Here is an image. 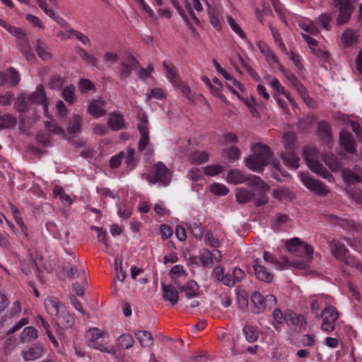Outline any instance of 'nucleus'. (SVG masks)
Returning <instances> with one entry per match:
<instances>
[{"mask_svg": "<svg viewBox=\"0 0 362 362\" xmlns=\"http://www.w3.org/2000/svg\"><path fill=\"white\" fill-rule=\"evenodd\" d=\"M134 335L144 348H150L153 345V338L151 332L146 330H136Z\"/></svg>", "mask_w": 362, "mask_h": 362, "instance_id": "obj_27", "label": "nucleus"}, {"mask_svg": "<svg viewBox=\"0 0 362 362\" xmlns=\"http://www.w3.org/2000/svg\"><path fill=\"white\" fill-rule=\"evenodd\" d=\"M57 325L62 329L71 328L74 324V318L70 313L64 308L56 316Z\"/></svg>", "mask_w": 362, "mask_h": 362, "instance_id": "obj_19", "label": "nucleus"}, {"mask_svg": "<svg viewBox=\"0 0 362 362\" xmlns=\"http://www.w3.org/2000/svg\"><path fill=\"white\" fill-rule=\"evenodd\" d=\"M134 338L129 334H122L117 338V345L123 349H128L133 346Z\"/></svg>", "mask_w": 362, "mask_h": 362, "instance_id": "obj_41", "label": "nucleus"}, {"mask_svg": "<svg viewBox=\"0 0 362 362\" xmlns=\"http://www.w3.org/2000/svg\"><path fill=\"white\" fill-rule=\"evenodd\" d=\"M173 86L179 88L188 100L194 102V97L191 93L190 88L185 83L179 80L178 82H177L176 84H173Z\"/></svg>", "mask_w": 362, "mask_h": 362, "instance_id": "obj_51", "label": "nucleus"}, {"mask_svg": "<svg viewBox=\"0 0 362 362\" xmlns=\"http://www.w3.org/2000/svg\"><path fill=\"white\" fill-rule=\"evenodd\" d=\"M253 269L255 276L259 281L266 283H271L273 281L274 274L263 264L260 259L257 258L254 260Z\"/></svg>", "mask_w": 362, "mask_h": 362, "instance_id": "obj_14", "label": "nucleus"}, {"mask_svg": "<svg viewBox=\"0 0 362 362\" xmlns=\"http://www.w3.org/2000/svg\"><path fill=\"white\" fill-rule=\"evenodd\" d=\"M188 229L192 234V235L198 239L201 240L204 235V228L201 223L197 222H192L188 224Z\"/></svg>", "mask_w": 362, "mask_h": 362, "instance_id": "obj_49", "label": "nucleus"}, {"mask_svg": "<svg viewBox=\"0 0 362 362\" xmlns=\"http://www.w3.org/2000/svg\"><path fill=\"white\" fill-rule=\"evenodd\" d=\"M257 45L259 51L264 54L266 61L270 66H273L274 63H278V59L266 43L258 42Z\"/></svg>", "mask_w": 362, "mask_h": 362, "instance_id": "obj_31", "label": "nucleus"}, {"mask_svg": "<svg viewBox=\"0 0 362 362\" xmlns=\"http://www.w3.org/2000/svg\"><path fill=\"white\" fill-rule=\"evenodd\" d=\"M36 50L38 56L42 60H47L51 57V53L49 52L46 45L40 40H37Z\"/></svg>", "mask_w": 362, "mask_h": 362, "instance_id": "obj_50", "label": "nucleus"}, {"mask_svg": "<svg viewBox=\"0 0 362 362\" xmlns=\"http://www.w3.org/2000/svg\"><path fill=\"white\" fill-rule=\"evenodd\" d=\"M4 28L10 33L13 35L19 40H22L21 49L28 61H31L33 59V54L30 53V47L28 43V39L25 32L20 28L15 27L13 24H1Z\"/></svg>", "mask_w": 362, "mask_h": 362, "instance_id": "obj_9", "label": "nucleus"}, {"mask_svg": "<svg viewBox=\"0 0 362 362\" xmlns=\"http://www.w3.org/2000/svg\"><path fill=\"white\" fill-rule=\"evenodd\" d=\"M78 88L81 92L86 93L88 90H94L95 86L89 79L83 78L78 82Z\"/></svg>", "mask_w": 362, "mask_h": 362, "instance_id": "obj_60", "label": "nucleus"}, {"mask_svg": "<svg viewBox=\"0 0 362 362\" xmlns=\"http://www.w3.org/2000/svg\"><path fill=\"white\" fill-rule=\"evenodd\" d=\"M139 67V62L132 55L128 56L127 59L121 63L119 67V76L122 80H125L129 77L133 71H136Z\"/></svg>", "mask_w": 362, "mask_h": 362, "instance_id": "obj_13", "label": "nucleus"}, {"mask_svg": "<svg viewBox=\"0 0 362 362\" xmlns=\"http://www.w3.org/2000/svg\"><path fill=\"white\" fill-rule=\"evenodd\" d=\"M286 246L290 252L298 257L310 259L313 254V247L310 245L301 241L298 238L287 240Z\"/></svg>", "mask_w": 362, "mask_h": 362, "instance_id": "obj_4", "label": "nucleus"}, {"mask_svg": "<svg viewBox=\"0 0 362 362\" xmlns=\"http://www.w3.org/2000/svg\"><path fill=\"white\" fill-rule=\"evenodd\" d=\"M134 153L135 151L134 148H128L126 152L124 151V156H122V160L126 165L129 166L131 169L134 168L136 165Z\"/></svg>", "mask_w": 362, "mask_h": 362, "instance_id": "obj_52", "label": "nucleus"}, {"mask_svg": "<svg viewBox=\"0 0 362 362\" xmlns=\"http://www.w3.org/2000/svg\"><path fill=\"white\" fill-rule=\"evenodd\" d=\"M322 331L329 333L335 329V322L338 318V312L332 306L325 308L321 313Z\"/></svg>", "mask_w": 362, "mask_h": 362, "instance_id": "obj_8", "label": "nucleus"}, {"mask_svg": "<svg viewBox=\"0 0 362 362\" xmlns=\"http://www.w3.org/2000/svg\"><path fill=\"white\" fill-rule=\"evenodd\" d=\"M301 181L308 189L317 195L325 197L330 193L329 189L323 182L314 179L310 175L303 174Z\"/></svg>", "mask_w": 362, "mask_h": 362, "instance_id": "obj_12", "label": "nucleus"}, {"mask_svg": "<svg viewBox=\"0 0 362 362\" xmlns=\"http://www.w3.org/2000/svg\"><path fill=\"white\" fill-rule=\"evenodd\" d=\"M81 118L79 115H75L72 117L67 128V132L70 134L79 133L81 132Z\"/></svg>", "mask_w": 362, "mask_h": 362, "instance_id": "obj_42", "label": "nucleus"}, {"mask_svg": "<svg viewBox=\"0 0 362 362\" xmlns=\"http://www.w3.org/2000/svg\"><path fill=\"white\" fill-rule=\"evenodd\" d=\"M272 156V151L268 146L257 144L254 153L245 159V165L252 171L260 172L269 163Z\"/></svg>", "mask_w": 362, "mask_h": 362, "instance_id": "obj_1", "label": "nucleus"}, {"mask_svg": "<svg viewBox=\"0 0 362 362\" xmlns=\"http://www.w3.org/2000/svg\"><path fill=\"white\" fill-rule=\"evenodd\" d=\"M339 144L346 152L350 153H355L356 152L354 136L347 130L344 129L340 132Z\"/></svg>", "mask_w": 362, "mask_h": 362, "instance_id": "obj_17", "label": "nucleus"}, {"mask_svg": "<svg viewBox=\"0 0 362 362\" xmlns=\"http://www.w3.org/2000/svg\"><path fill=\"white\" fill-rule=\"evenodd\" d=\"M357 40L358 36L356 32L350 29L346 30L341 35V42L346 47H349L356 43Z\"/></svg>", "mask_w": 362, "mask_h": 362, "instance_id": "obj_37", "label": "nucleus"}, {"mask_svg": "<svg viewBox=\"0 0 362 362\" xmlns=\"http://www.w3.org/2000/svg\"><path fill=\"white\" fill-rule=\"evenodd\" d=\"M206 4L208 6L207 13L210 19V23H221V21H224L225 16L226 17L228 23H236V19H234L231 16L228 14L224 16L221 7H212L209 3Z\"/></svg>", "mask_w": 362, "mask_h": 362, "instance_id": "obj_15", "label": "nucleus"}, {"mask_svg": "<svg viewBox=\"0 0 362 362\" xmlns=\"http://www.w3.org/2000/svg\"><path fill=\"white\" fill-rule=\"evenodd\" d=\"M45 306L47 313L55 317L64 308L57 298L52 296L47 297L45 300Z\"/></svg>", "mask_w": 362, "mask_h": 362, "instance_id": "obj_23", "label": "nucleus"}, {"mask_svg": "<svg viewBox=\"0 0 362 362\" xmlns=\"http://www.w3.org/2000/svg\"><path fill=\"white\" fill-rule=\"evenodd\" d=\"M317 151L315 148H307L304 151L303 157L308 168L324 178L331 176L330 173L316 158Z\"/></svg>", "mask_w": 362, "mask_h": 362, "instance_id": "obj_5", "label": "nucleus"}, {"mask_svg": "<svg viewBox=\"0 0 362 362\" xmlns=\"http://www.w3.org/2000/svg\"><path fill=\"white\" fill-rule=\"evenodd\" d=\"M44 347L40 344H37L28 350L23 352V358L25 361H34L43 356Z\"/></svg>", "mask_w": 362, "mask_h": 362, "instance_id": "obj_25", "label": "nucleus"}, {"mask_svg": "<svg viewBox=\"0 0 362 362\" xmlns=\"http://www.w3.org/2000/svg\"><path fill=\"white\" fill-rule=\"evenodd\" d=\"M251 300L254 305L253 312L257 314L262 313L267 308L272 310L276 303V298L274 295L269 294L264 297L259 292L252 293Z\"/></svg>", "mask_w": 362, "mask_h": 362, "instance_id": "obj_6", "label": "nucleus"}, {"mask_svg": "<svg viewBox=\"0 0 362 362\" xmlns=\"http://www.w3.org/2000/svg\"><path fill=\"white\" fill-rule=\"evenodd\" d=\"M78 54L86 62L93 66H96L97 59L93 55L88 54L83 48H78Z\"/></svg>", "mask_w": 362, "mask_h": 362, "instance_id": "obj_58", "label": "nucleus"}, {"mask_svg": "<svg viewBox=\"0 0 362 362\" xmlns=\"http://www.w3.org/2000/svg\"><path fill=\"white\" fill-rule=\"evenodd\" d=\"M282 143L284 146V151H295V138L293 134L286 132L282 138Z\"/></svg>", "mask_w": 362, "mask_h": 362, "instance_id": "obj_44", "label": "nucleus"}, {"mask_svg": "<svg viewBox=\"0 0 362 362\" xmlns=\"http://www.w3.org/2000/svg\"><path fill=\"white\" fill-rule=\"evenodd\" d=\"M115 270L117 272V278L119 281L123 282L126 278V272L122 267V260L117 258L115 259Z\"/></svg>", "mask_w": 362, "mask_h": 362, "instance_id": "obj_61", "label": "nucleus"}, {"mask_svg": "<svg viewBox=\"0 0 362 362\" xmlns=\"http://www.w3.org/2000/svg\"><path fill=\"white\" fill-rule=\"evenodd\" d=\"M17 124V119L11 115L0 116V129H11Z\"/></svg>", "mask_w": 362, "mask_h": 362, "instance_id": "obj_40", "label": "nucleus"}, {"mask_svg": "<svg viewBox=\"0 0 362 362\" xmlns=\"http://www.w3.org/2000/svg\"><path fill=\"white\" fill-rule=\"evenodd\" d=\"M317 130L322 139L328 142L332 140V128L327 122L320 121L317 124Z\"/></svg>", "mask_w": 362, "mask_h": 362, "instance_id": "obj_35", "label": "nucleus"}, {"mask_svg": "<svg viewBox=\"0 0 362 362\" xmlns=\"http://www.w3.org/2000/svg\"><path fill=\"white\" fill-rule=\"evenodd\" d=\"M330 248L334 257L345 264H351L354 262V256L349 254V250L344 243L333 240L330 244Z\"/></svg>", "mask_w": 362, "mask_h": 362, "instance_id": "obj_10", "label": "nucleus"}, {"mask_svg": "<svg viewBox=\"0 0 362 362\" xmlns=\"http://www.w3.org/2000/svg\"><path fill=\"white\" fill-rule=\"evenodd\" d=\"M281 158L284 163L290 168L296 169L300 165V158L296 155L295 151H283Z\"/></svg>", "mask_w": 362, "mask_h": 362, "instance_id": "obj_24", "label": "nucleus"}, {"mask_svg": "<svg viewBox=\"0 0 362 362\" xmlns=\"http://www.w3.org/2000/svg\"><path fill=\"white\" fill-rule=\"evenodd\" d=\"M28 97L25 95H21L18 97L17 99L16 108L19 112H25L28 110Z\"/></svg>", "mask_w": 362, "mask_h": 362, "instance_id": "obj_57", "label": "nucleus"}, {"mask_svg": "<svg viewBox=\"0 0 362 362\" xmlns=\"http://www.w3.org/2000/svg\"><path fill=\"white\" fill-rule=\"evenodd\" d=\"M356 0H334L338 11L337 23H348L355 8Z\"/></svg>", "mask_w": 362, "mask_h": 362, "instance_id": "obj_7", "label": "nucleus"}, {"mask_svg": "<svg viewBox=\"0 0 362 362\" xmlns=\"http://www.w3.org/2000/svg\"><path fill=\"white\" fill-rule=\"evenodd\" d=\"M248 182V185L252 187H255L259 189H269V186L267 184L265 183V182L262 180L259 177L250 175V176H247V180Z\"/></svg>", "mask_w": 362, "mask_h": 362, "instance_id": "obj_47", "label": "nucleus"}, {"mask_svg": "<svg viewBox=\"0 0 362 362\" xmlns=\"http://www.w3.org/2000/svg\"><path fill=\"white\" fill-rule=\"evenodd\" d=\"M164 68L166 69V76L173 84H176L180 80L174 66L168 61L163 62Z\"/></svg>", "mask_w": 362, "mask_h": 362, "instance_id": "obj_39", "label": "nucleus"}, {"mask_svg": "<svg viewBox=\"0 0 362 362\" xmlns=\"http://www.w3.org/2000/svg\"><path fill=\"white\" fill-rule=\"evenodd\" d=\"M243 332L246 340L249 343H254L258 339L257 328L251 325H245L243 329Z\"/></svg>", "mask_w": 362, "mask_h": 362, "instance_id": "obj_38", "label": "nucleus"}, {"mask_svg": "<svg viewBox=\"0 0 362 362\" xmlns=\"http://www.w3.org/2000/svg\"><path fill=\"white\" fill-rule=\"evenodd\" d=\"M210 191L218 196H225L229 192V189L226 185L216 182L211 185Z\"/></svg>", "mask_w": 362, "mask_h": 362, "instance_id": "obj_54", "label": "nucleus"}, {"mask_svg": "<svg viewBox=\"0 0 362 362\" xmlns=\"http://www.w3.org/2000/svg\"><path fill=\"white\" fill-rule=\"evenodd\" d=\"M344 180L350 184L362 182V169L356 166L353 170H346L343 173Z\"/></svg>", "mask_w": 362, "mask_h": 362, "instance_id": "obj_29", "label": "nucleus"}, {"mask_svg": "<svg viewBox=\"0 0 362 362\" xmlns=\"http://www.w3.org/2000/svg\"><path fill=\"white\" fill-rule=\"evenodd\" d=\"M301 181L308 189L317 195L325 197L330 193L329 189L323 182L314 179L310 175L303 174Z\"/></svg>", "mask_w": 362, "mask_h": 362, "instance_id": "obj_11", "label": "nucleus"}, {"mask_svg": "<svg viewBox=\"0 0 362 362\" xmlns=\"http://www.w3.org/2000/svg\"><path fill=\"white\" fill-rule=\"evenodd\" d=\"M142 177L146 180L150 185L158 184L167 187L171 182V172L168 168L161 161H158L152 165L149 174H144Z\"/></svg>", "mask_w": 362, "mask_h": 362, "instance_id": "obj_2", "label": "nucleus"}, {"mask_svg": "<svg viewBox=\"0 0 362 362\" xmlns=\"http://www.w3.org/2000/svg\"><path fill=\"white\" fill-rule=\"evenodd\" d=\"M122 156H124V151L112 156L110 160V167L113 169L118 168L122 161Z\"/></svg>", "mask_w": 362, "mask_h": 362, "instance_id": "obj_64", "label": "nucleus"}, {"mask_svg": "<svg viewBox=\"0 0 362 362\" xmlns=\"http://www.w3.org/2000/svg\"><path fill=\"white\" fill-rule=\"evenodd\" d=\"M170 1L184 20H187L189 16L193 15L189 0H170Z\"/></svg>", "mask_w": 362, "mask_h": 362, "instance_id": "obj_20", "label": "nucleus"}, {"mask_svg": "<svg viewBox=\"0 0 362 362\" xmlns=\"http://www.w3.org/2000/svg\"><path fill=\"white\" fill-rule=\"evenodd\" d=\"M263 259L264 262L267 263H271L272 264L276 265L279 269L284 268V263H281L279 261L276 259V258L272 254L267 251L264 252ZM284 264H287V262H285Z\"/></svg>", "mask_w": 362, "mask_h": 362, "instance_id": "obj_59", "label": "nucleus"}, {"mask_svg": "<svg viewBox=\"0 0 362 362\" xmlns=\"http://www.w3.org/2000/svg\"><path fill=\"white\" fill-rule=\"evenodd\" d=\"M104 332L98 328H91L86 332L87 344L89 347L99 350L103 353L115 355L114 346L105 341Z\"/></svg>", "mask_w": 362, "mask_h": 362, "instance_id": "obj_3", "label": "nucleus"}, {"mask_svg": "<svg viewBox=\"0 0 362 362\" xmlns=\"http://www.w3.org/2000/svg\"><path fill=\"white\" fill-rule=\"evenodd\" d=\"M28 100L33 104L43 105L46 102L45 91L42 85L37 86L36 90L27 95Z\"/></svg>", "mask_w": 362, "mask_h": 362, "instance_id": "obj_26", "label": "nucleus"}, {"mask_svg": "<svg viewBox=\"0 0 362 362\" xmlns=\"http://www.w3.org/2000/svg\"><path fill=\"white\" fill-rule=\"evenodd\" d=\"M272 315L274 321L273 325L275 329H278V325H282L284 322H286V315H284L279 308H275Z\"/></svg>", "mask_w": 362, "mask_h": 362, "instance_id": "obj_56", "label": "nucleus"}, {"mask_svg": "<svg viewBox=\"0 0 362 362\" xmlns=\"http://www.w3.org/2000/svg\"><path fill=\"white\" fill-rule=\"evenodd\" d=\"M162 296L165 301L175 305L179 300V292L172 284L161 283Z\"/></svg>", "mask_w": 362, "mask_h": 362, "instance_id": "obj_18", "label": "nucleus"}, {"mask_svg": "<svg viewBox=\"0 0 362 362\" xmlns=\"http://www.w3.org/2000/svg\"><path fill=\"white\" fill-rule=\"evenodd\" d=\"M223 170V167L218 164L209 165L204 168V173L207 176H215Z\"/></svg>", "mask_w": 362, "mask_h": 362, "instance_id": "obj_55", "label": "nucleus"}, {"mask_svg": "<svg viewBox=\"0 0 362 362\" xmlns=\"http://www.w3.org/2000/svg\"><path fill=\"white\" fill-rule=\"evenodd\" d=\"M235 197L238 203L245 204L255 197V192L244 187L235 190Z\"/></svg>", "mask_w": 362, "mask_h": 362, "instance_id": "obj_32", "label": "nucleus"}, {"mask_svg": "<svg viewBox=\"0 0 362 362\" xmlns=\"http://www.w3.org/2000/svg\"><path fill=\"white\" fill-rule=\"evenodd\" d=\"M269 189H259L257 194L255 193V197L252 198L254 204L256 206L264 205L268 202L267 191Z\"/></svg>", "mask_w": 362, "mask_h": 362, "instance_id": "obj_46", "label": "nucleus"}, {"mask_svg": "<svg viewBox=\"0 0 362 362\" xmlns=\"http://www.w3.org/2000/svg\"><path fill=\"white\" fill-rule=\"evenodd\" d=\"M105 105L106 103L104 100H93L88 107V111L89 114L95 117H102L106 113L104 109Z\"/></svg>", "mask_w": 362, "mask_h": 362, "instance_id": "obj_22", "label": "nucleus"}, {"mask_svg": "<svg viewBox=\"0 0 362 362\" xmlns=\"http://www.w3.org/2000/svg\"><path fill=\"white\" fill-rule=\"evenodd\" d=\"M23 341H30L37 337V330L33 327H26L21 334Z\"/></svg>", "mask_w": 362, "mask_h": 362, "instance_id": "obj_48", "label": "nucleus"}, {"mask_svg": "<svg viewBox=\"0 0 362 362\" xmlns=\"http://www.w3.org/2000/svg\"><path fill=\"white\" fill-rule=\"evenodd\" d=\"M224 152L227 154L228 158L230 160H236L240 158V151L235 146H233L227 150H225Z\"/></svg>", "mask_w": 362, "mask_h": 362, "instance_id": "obj_63", "label": "nucleus"}, {"mask_svg": "<svg viewBox=\"0 0 362 362\" xmlns=\"http://www.w3.org/2000/svg\"><path fill=\"white\" fill-rule=\"evenodd\" d=\"M20 79L18 71L12 67L0 71V86L9 83V86L13 87L19 83Z\"/></svg>", "mask_w": 362, "mask_h": 362, "instance_id": "obj_16", "label": "nucleus"}, {"mask_svg": "<svg viewBox=\"0 0 362 362\" xmlns=\"http://www.w3.org/2000/svg\"><path fill=\"white\" fill-rule=\"evenodd\" d=\"M140 139L139 142L138 148L139 151L141 152H143L144 150H146L147 146L149 144V132L148 130H146L145 127H140Z\"/></svg>", "mask_w": 362, "mask_h": 362, "instance_id": "obj_43", "label": "nucleus"}, {"mask_svg": "<svg viewBox=\"0 0 362 362\" xmlns=\"http://www.w3.org/2000/svg\"><path fill=\"white\" fill-rule=\"evenodd\" d=\"M200 261L204 267H210L213 263V258L211 252L207 249L200 251Z\"/></svg>", "mask_w": 362, "mask_h": 362, "instance_id": "obj_53", "label": "nucleus"}, {"mask_svg": "<svg viewBox=\"0 0 362 362\" xmlns=\"http://www.w3.org/2000/svg\"><path fill=\"white\" fill-rule=\"evenodd\" d=\"M350 197L357 203H362V190L360 189L349 187L347 190Z\"/></svg>", "mask_w": 362, "mask_h": 362, "instance_id": "obj_62", "label": "nucleus"}, {"mask_svg": "<svg viewBox=\"0 0 362 362\" xmlns=\"http://www.w3.org/2000/svg\"><path fill=\"white\" fill-rule=\"evenodd\" d=\"M62 96L66 103L73 104L76 101L74 86L71 84L66 86L62 90Z\"/></svg>", "mask_w": 362, "mask_h": 362, "instance_id": "obj_45", "label": "nucleus"}, {"mask_svg": "<svg viewBox=\"0 0 362 362\" xmlns=\"http://www.w3.org/2000/svg\"><path fill=\"white\" fill-rule=\"evenodd\" d=\"M199 288L198 284L194 280H190L185 285L179 286V291L185 292V296L188 300L195 298L199 296Z\"/></svg>", "mask_w": 362, "mask_h": 362, "instance_id": "obj_21", "label": "nucleus"}, {"mask_svg": "<svg viewBox=\"0 0 362 362\" xmlns=\"http://www.w3.org/2000/svg\"><path fill=\"white\" fill-rule=\"evenodd\" d=\"M227 182L233 185L243 183L247 180V176L239 169H231L228 171Z\"/></svg>", "mask_w": 362, "mask_h": 362, "instance_id": "obj_30", "label": "nucleus"}, {"mask_svg": "<svg viewBox=\"0 0 362 362\" xmlns=\"http://www.w3.org/2000/svg\"><path fill=\"white\" fill-rule=\"evenodd\" d=\"M107 124L113 131H119L126 127L124 117L118 113H112L107 120Z\"/></svg>", "mask_w": 362, "mask_h": 362, "instance_id": "obj_28", "label": "nucleus"}, {"mask_svg": "<svg viewBox=\"0 0 362 362\" xmlns=\"http://www.w3.org/2000/svg\"><path fill=\"white\" fill-rule=\"evenodd\" d=\"M188 159L192 164L202 165L208 162L209 154L206 151H194L189 155Z\"/></svg>", "mask_w": 362, "mask_h": 362, "instance_id": "obj_33", "label": "nucleus"}, {"mask_svg": "<svg viewBox=\"0 0 362 362\" xmlns=\"http://www.w3.org/2000/svg\"><path fill=\"white\" fill-rule=\"evenodd\" d=\"M286 323L288 325H292L298 327H302L305 323V319L303 315L289 310L286 313Z\"/></svg>", "mask_w": 362, "mask_h": 362, "instance_id": "obj_34", "label": "nucleus"}, {"mask_svg": "<svg viewBox=\"0 0 362 362\" xmlns=\"http://www.w3.org/2000/svg\"><path fill=\"white\" fill-rule=\"evenodd\" d=\"M285 76L286 78L290 82L291 85L298 90V92L301 95H304L306 94V89L303 83L298 79L296 75L289 71L288 73H286Z\"/></svg>", "mask_w": 362, "mask_h": 362, "instance_id": "obj_36", "label": "nucleus"}]
</instances>
